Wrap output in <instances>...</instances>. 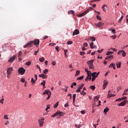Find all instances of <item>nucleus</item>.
Wrapping results in <instances>:
<instances>
[{"label": "nucleus", "instance_id": "10", "mask_svg": "<svg viewBox=\"0 0 128 128\" xmlns=\"http://www.w3.org/2000/svg\"><path fill=\"white\" fill-rule=\"evenodd\" d=\"M122 54V56H126V53L124 52V50H120L118 52V54Z\"/></svg>", "mask_w": 128, "mask_h": 128}, {"label": "nucleus", "instance_id": "53", "mask_svg": "<svg viewBox=\"0 0 128 128\" xmlns=\"http://www.w3.org/2000/svg\"><path fill=\"white\" fill-rule=\"evenodd\" d=\"M104 51V49H102L101 50H98V52L99 54H100V52H102Z\"/></svg>", "mask_w": 128, "mask_h": 128}, {"label": "nucleus", "instance_id": "6", "mask_svg": "<svg viewBox=\"0 0 128 128\" xmlns=\"http://www.w3.org/2000/svg\"><path fill=\"white\" fill-rule=\"evenodd\" d=\"M38 122L39 123L40 126H43L44 124V117L41 118L40 119L38 120Z\"/></svg>", "mask_w": 128, "mask_h": 128}, {"label": "nucleus", "instance_id": "22", "mask_svg": "<svg viewBox=\"0 0 128 128\" xmlns=\"http://www.w3.org/2000/svg\"><path fill=\"white\" fill-rule=\"evenodd\" d=\"M100 98V96H96L94 100V102H98V99Z\"/></svg>", "mask_w": 128, "mask_h": 128}, {"label": "nucleus", "instance_id": "16", "mask_svg": "<svg viewBox=\"0 0 128 128\" xmlns=\"http://www.w3.org/2000/svg\"><path fill=\"white\" fill-rule=\"evenodd\" d=\"M14 60H16V56H14L13 57H12L9 60L8 62H13L14 61Z\"/></svg>", "mask_w": 128, "mask_h": 128}, {"label": "nucleus", "instance_id": "32", "mask_svg": "<svg viewBox=\"0 0 128 128\" xmlns=\"http://www.w3.org/2000/svg\"><path fill=\"white\" fill-rule=\"evenodd\" d=\"M116 96L115 94H108V98H112V96Z\"/></svg>", "mask_w": 128, "mask_h": 128}, {"label": "nucleus", "instance_id": "4", "mask_svg": "<svg viewBox=\"0 0 128 128\" xmlns=\"http://www.w3.org/2000/svg\"><path fill=\"white\" fill-rule=\"evenodd\" d=\"M90 8L87 9L83 13L78 14V18H82V16H84L86 15V14H88V12H90Z\"/></svg>", "mask_w": 128, "mask_h": 128}, {"label": "nucleus", "instance_id": "9", "mask_svg": "<svg viewBox=\"0 0 128 128\" xmlns=\"http://www.w3.org/2000/svg\"><path fill=\"white\" fill-rule=\"evenodd\" d=\"M14 70L12 67H10L7 69V74H12V72Z\"/></svg>", "mask_w": 128, "mask_h": 128}, {"label": "nucleus", "instance_id": "43", "mask_svg": "<svg viewBox=\"0 0 128 128\" xmlns=\"http://www.w3.org/2000/svg\"><path fill=\"white\" fill-rule=\"evenodd\" d=\"M96 18H97V20H102V18H100V16H97Z\"/></svg>", "mask_w": 128, "mask_h": 128}, {"label": "nucleus", "instance_id": "56", "mask_svg": "<svg viewBox=\"0 0 128 128\" xmlns=\"http://www.w3.org/2000/svg\"><path fill=\"white\" fill-rule=\"evenodd\" d=\"M128 98L126 96H124L122 98V100H126Z\"/></svg>", "mask_w": 128, "mask_h": 128}, {"label": "nucleus", "instance_id": "57", "mask_svg": "<svg viewBox=\"0 0 128 128\" xmlns=\"http://www.w3.org/2000/svg\"><path fill=\"white\" fill-rule=\"evenodd\" d=\"M96 78H94V76L92 77V82L94 81V80H96Z\"/></svg>", "mask_w": 128, "mask_h": 128}, {"label": "nucleus", "instance_id": "46", "mask_svg": "<svg viewBox=\"0 0 128 128\" xmlns=\"http://www.w3.org/2000/svg\"><path fill=\"white\" fill-rule=\"evenodd\" d=\"M50 106L47 105L46 108L45 110L48 111V110H50Z\"/></svg>", "mask_w": 128, "mask_h": 128}, {"label": "nucleus", "instance_id": "55", "mask_svg": "<svg viewBox=\"0 0 128 128\" xmlns=\"http://www.w3.org/2000/svg\"><path fill=\"white\" fill-rule=\"evenodd\" d=\"M52 66H56V62L53 61L52 62Z\"/></svg>", "mask_w": 128, "mask_h": 128}, {"label": "nucleus", "instance_id": "47", "mask_svg": "<svg viewBox=\"0 0 128 128\" xmlns=\"http://www.w3.org/2000/svg\"><path fill=\"white\" fill-rule=\"evenodd\" d=\"M20 82H26V80L24 78H21Z\"/></svg>", "mask_w": 128, "mask_h": 128}, {"label": "nucleus", "instance_id": "60", "mask_svg": "<svg viewBox=\"0 0 128 128\" xmlns=\"http://www.w3.org/2000/svg\"><path fill=\"white\" fill-rule=\"evenodd\" d=\"M120 100H122V99L120 98H119L116 100V102H120Z\"/></svg>", "mask_w": 128, "mask_h": 128}, {"label": "nucleus", "instance_id": "11", "mask_svg": "<svg viewBox=\"0 0 128 128\" xmlns=\"http://www.w3.org/2000/svg\"><path fill=\"white\" fill-rule=\"evenodd\" d=\"M108 82L106 80H104V84L102 86L104 90H106V86H108Z\"/></svg>", "mask_w": 128, "mask_h": 128}, {"label": "nucleus", "instance_id": "37", "mask_svg": "<svg viewBox=\"0 0 128 128\" xmlns=\"http://www.w3.org/2000/svg\"><path fill=\"white\" fill-rule=\"evenodd\" d=\"M58 106V102H57L54 105V108H56Z\"/></svg>", "mask_w": 128, "mask_h": 128}, {"label": "nucleus", "instance_id": "21", "mask_svg": "<svg viewBox=\"0 0 128 128\" xmlns=\"http://www.w3.org/2000/svg\"><path fill=\"white\" fill-rule=\"evenodd\" d=\"M108 58H111V60H112V58H114V56L112 55L107 56L106 58V60H108Z\"/></svg>", "mask_w": 128, "mask_h": 128}, {"label": "nucleus", "instance_id": "5", "mask_svg": "<svg viewBox=\"0 0 128 128\" xmlns=\"http://www.w3.org/2000/svg\"><path fill=\"white\" fill-rule=\"evenodd\" d=\"M62 114H64V112H62L60 110H58L54 114L52 115V118H54L55 116H62Z\"/></svg>", "mask_w": 128, "mask_h": 128}, {"label": "nucleus", "instance_id": "36", "mask_svg": "<svg viewBox=\"0 0 128 128\" xmlns=\"http://www.w3.org/2000/svg\"><path fill=\"white\" fill-rule=\"evenodd\" d=\"M124 18V16H122L121 18L120 19H119L118 20V22H122V19Z\"/></svg>", "mask_w": 128, "mask_h": 128}, {"label": "nucleus", "instance_id": "45", "mask_svg": "<svg viewBox=\"0 0 128 128\" xmlns=\"http://www.w3.org/2000/svg\"><path fill=\"white\" fill-rule=\"evenodd\" d=\"M124 92L126 94H128V89H126L124 90Z\"/></svg>", "mask_w": 128, "mask_h": 128}, {"label": "nucleus", "instance_id": "19", "mask_svg": "<svg viewBox=\"0 0 128 128\" xmlns=\"http://www.w3.org/2000/svg\"><path fill=\"white\" fill-rule=\"evenodd\" d=\"M88 80H92V75H88L86 78L85 79V80L86 81Z\"/></svg>", "mask_w": 128, "mask_h": 128}, {"label": "nucleus", "instance_id": "50", "mask_svg": "<svg viewBox=\"0 0 128 128\" xmlns=\"http://www.w3.org/2000/svg\"><path fill=\"white\" fill-rule=\"evenodd\" d=\"M84 54H86V52H80V56H84Z\"/></svg>", "mask_w": 128, "mask_h": 128}, {"label": "nucleus", "instance_id": "28", "mask_svg": "<svg viewBox=\"0 0 128 128\" xmlns=\"http://www.w3.org/2000/svg\"><path fill=\"white\" fill-rule=\"evenodd\" d=\"M108 110H110V108H106L104 110V114H106V113L108 112Z\"/></svg>", "mask_w": 128, "mask_h": 128}, {"label": "nucleus", "instance_id": "59", "mask_svg": "<svg viewBox=\"0 0 128 128\" xmlns=\"http://www.w3.org/2000/svg\"><path fill=\"white\" fill-rule=\"evenodd\" d=\"M84 46H88V43L87 42H85V43H84Z\"/></svg>", "mask_w": 128, "mask_h": 128}, {"label": "nucleus", "instance_id": "30", "mask_svg": "<svg viewBox=\"0 0 128 128\" xmlns=\"http://www.w3.org/2000/svg\"><path fill=\"white\" fill-rule=\"evenodd\" d=\"M39 60L40 62H44V57H42L41 58H39Z\"/></svg>", "mask_w": 128, "mask_h": 128}, {"label": "nucleus", "instance_id": "62", "mask_svg": "<svg viewBox=\"0 0 128 128\" xmlns=\"http://www.w3.org/2000/svg\"><path fill=\"white\" fill-rule=\"evenodd\" d=\"M111 50H114V52H116V48H111Z\"/></svg>", "mask_w": 128, "mask_h": 128}, {"label": "nucleus", "instance_id": "54", "mask_svg": "<svg viewBox=\"0 0 128 128\" xmlns=\"http://www.w3.org/2000/svg\"><path fill=\"white\" fill-rule=\"evenodd\" d=\"M9 124H10V122H8V121H6V122H5L6 126H8Z\"/></svg>", "mask_w": 128, "mask_h": 128}, {"label": "nucleus", "instance_id": "20", "mask_svg": "<svg viewBox=\"0 0 128 128\" xmlns=\"http://www.w3.org/2000/svg\"><path fill=\"white\" fill-rule=\"evenodd\" d=\"M94 76L96 78H98V75H96V72H94L92 74V77L94 78Z\"/></svg>", "mask_w": 128, "mask_h": 128}, {"label": "nucleus", "instance_id": "15", "mask_svg": "<svg viewBox=\"0 0 128 128\" xmlns=\"http://www.w3.org/2000/svg\"><path fill=\"white\" fill-rule=\"evenodd\" d=\"M40 78H48V76L44 74H41L39 75Z\"/></svg>", "mask_w": 128, "mask_h": 128}, {"label": "nucleus", "instance_id": "64", "mask_svg": "<svg viewBox=\"0 0 128 128\" xmlns=\"http://www.w3.org/2000/svg\"><path fill=\"white\" fill-rule=\"evenodd\" d=\"M58 48H58V46H57L56 47V50H57L58 52H59Z\"/></svg>", "mask_w": 128, "mask_h": 128}, {"label": "nucleus", "instance_id": "17", "mask_svg": "<svg viewBox=\"0 0 128 128\" xmlns=\"http://www.w3.org/2000/svg\"><path fill=\"white\" fill-rule=\"evenodd\" d=\"M102 8L104 12H106V8H108V6H106V5L104 4L102 6Z\"/></svg>", "mask_w": 128, "mask_h": 128}, {"label": "nucleus", "instance_id": "18", "mask_svg": "<svg viewBox=\"0 0 128 128\" xmlns=\"http://www.w3.org/2000/svg\"><path fill=\"white\" fill-rule=\"evenodd\" d=\"M109 68H113L114 70H116V64H111L110 66H109Z\"/></svg>", "mask_w": 128, "mask_h": 128}, {"label": "nucleus", "instance_id": "35", "mask_svg": "<svg viewBox=\"0 0 128 128\" xmlns=\"http://www.w3.org/2000/svg\"><path fill=\"white\" fill-rule=\"evenodd\" d=\"M68 14H74V11L70 10L68 12Z\"/></svg>", "mask_w": 128, "mask_h": 128}, {"label": "nucleus", "instance_id": "25", "mask_svg": "<svg viewBox=\"0 0 128 128\" xmlns=\"http://www.w3.org/2000/svg\"><path fill=\"white\" fill-rule=\"evenodd\" d=\"M80 74V71L79 70H76V74H75V76H78Z\"/></svg>", "mask_w": 128, "mask_h": 128}, {"label": "nucleus", "instance_id": "14", "mask_svg": "<svg viewBox=\"0 0 128 128\" xmlns=\"http://www.w3.org/2000/svg\"><path fill=\"white\" fill-rule=\"evenodd\" d=\"M94 42H92V43L90 44V48H96V46L94 45Z\"/></svg>", "mask_w": 128, "mask_h": 128}, {"label": "nucleus", "instance_id": "23", "mask_svg": "<svg viewBox=\"0 0 128 128\" xmlns=\"http://www.w3.org/2000/svg\"><path fill=\"white\" fill-rule=\"evenodd\" d=\"M42 86H44V88H46V80H43V82L40 84Z\"/></svg>", "mask_w": 128, "mask_h": 128}, {"label": "nucleus", "instance_id": "44", "mask_svg": "<svg viewBox=\"0 0 128 128\" xmlns=\"http://www.w3.org/2000/svg\"><path fill=\"white\" fill-rule=\"evenodd\" d=\"M67 44H72V40L68 41V42Z\"/></svg>", "mask_w": 128, "mask_h": 128}, {"label": "nucleus", "instance_id": "1", "mask_svg": "<svg viewBox=\"0 0 128 128\" xmlns=\"http://www.w3.org/2000/svg\"><path fill=\"white\" fill-rule=\"evenodd\" d=\"M32 44L34 46H38L40 44V40L35 39L34 40L30 41L28 42L26 45L24 46V48H28V46H32Z\"/></svg>", "mask_w": 128, "mask_h": 128}, {"label": "nucleus", "instance_id": "38", "mask_svg": "<svg viewBox=\"0 0 128 128\" xmlns=\"http://www.w3.org/2000/svg\"><path fill=\"white\" fill-rule=\"evenodd\" d=\"M4 96H2V100H0V104H4Z\"/></svg>", "mask_w": 128, "mask_h": 128}, {"label": "nucleus", "instance_id": "41", "mask_svg": "<svg viewBox=\"0 0 128 128\" xmlns=\"http://www.w3.org/2000/svg\"><path fill=\"white\" fill-rule=\"evenodd\" d=\"M32 64V62L28 61V62L26 64V66H30V64Z\"/></svg>", "mask_w": 128, "mask_h": 128}, {"label": "nucleus", "instance_id": "40", "mask_svg": "<svg viewBox=\"0 0 128 128\" xmlns=\"http://www.w3.org/2000/svg\"><path fill=\"white\" fill-rule=\"evenodd\" d=\"M75 126L77 128H80V126H82V125L81 124H75Z\"/></svg>", "mask_w": 128, "mask_h": 128}, {"label": "nucleus", "instance_id": "7", "mask_svg": "<svg viewBox=\"0 0 128 128\" xmlns=\"http://www.w3.org/2000/svg\"><path fill=\"white\" fill-rule=\"evenodd\" d=\"M18 72L21 75L24 74V72H26V69L24 68H20L18 70Z\"/></svg>", "mask_w": 128, "mask_h": 128}, {"label": "nucleus", "instance_id": "29", "mask_svg": "<svg viewBox=\"0 0 128 128\" xmlns=\"http://www.w3.org/2000/svg\"><path fill=\"white\" fill-rule=\"evenodd\" d=\"M90 88H91L92 90H96V86H90Z\"/></svg>", "mask_w": 128, "mask_h": 128}, {"label": "nucleus", "instance_id": "42", "mask_svg": "<svg viewBox=\"0 0 128 128\" xmlns=\"http://www.w3.org/2000/svg\"><path fill=\"white\" fill-rule=\"evenodd\" d=\"M110 38H112V40H116V35L110 36Z\"/></svg>", "mask_w": 128, "mask_h": 128}, {"label": "nucleus", "instance_id": "12", "mask_svg": "<svg viewBox=\"0 0 128 128\" xmlns=\"http://www.w3.org/2000/svg\"><path fill=\"white\" fill-rule=\"evenodd\" d=\"M80 34V31L76 29L74 30V31L73 32L72 36H76Z\"/></svg>", "mask_w": 128, "mask_h": 128}, {"label": "nucleus", "instance_id": "13", "mask_svg": "<svg viewBox=\"0 0 128 128\" xmlns=\"http://www.w3.org/2000/svg\"><path fill=\"white\" fill-rule=\"evenodd\" d=\"M95 26H98V28H102V26H104V23L99 22L98 24H96Z\"/></svg>", "mask_w": 128, "mask_h": 128}, {"label": "nucleus", "instance_id": "61", "mask_svg": "<svg viewBox=\"0 0 128 128\" xmlns=\"http://www.w3.org/2000/svg\"><path fill=\"white\" fill-rule=\"evenodd\" d=\"M82 86H81V85H80L78 88L80 90L82 89Z\"/></svg>", "mask_w": 128, "mask_h": 128}, {"label": "nucleus", "instance_id": "31", "mask_svg": "<svg viewBox=\"0 0 128 128\" xmlns=\"http://www.w3.org/2000/svg\"><path fill=\"white\" fill-rule=\"evenodd\" d=\"M120 64H121V63L120 62L116 64V66L118 68H120Z\"/></svg>", "mask_w": 128, "mask_h": 128}, {"label": "nucleus", "instance_id": "58", "mask_svg": "<svg viewBox=\"0 0 128 128\" xmlns=\"http://www.w3.org/2000/svg\"><path fill=\"white\" fill-rule=\"evenodd\" d=\"M81 114H86V111L84 110H82L80 112Z\"/></svg>", "mask_w": 128, "mask_h": 128}, {"label": "nucleus", "instance_id": "52", "mask_svg": "<svg viewBox=\"0 0 128 128\" xmlns=\"http://www.w3.org/2000/svg\"><path fill=\"white\" fill-rule=\"evenodd\" d=\"M112 34H116V30H112Z\"/></svg>", "mask_w": 128, "mask_h": 128}, {"label": "nucleus", "instance_id": "24", "mask_svg": "<svg viewBox=\"0 0 128 128\" xmlns=\"http://www.w3.org/2000/svg\"><path fill=\"white\" fill-rule=\"evenodd\" d=\"M48 69H45L43 71V73L44 74H48Z\"/></svg>", "mask_w": 128, "mask_h": 128}, {"label": "nucleus", "instance_id": "2", "mask_svg": "<svg viewBox=\"0 0 128 128\" xmlns=\"http://www.w3.org/2000/svg\"><path fill=\"white\" fill-rule=\"evenodd\" d=\"M94 60H92L90 61H88L87 62L89 68L91 70H94Z\"/></svg>", "mask_w": 128, "mask_h": 128}, {"label": "nucleus", "instance_id": "49", "mask_svg": "<svg viewBox=\"0 0 128 128\" xmlns=\"http://www.w3.org/2000/svg\"><path fill=\"white\" fill-rule=\"evenodd\" d=\"M39 51H40V50L38 49V50L37 51H35L34 52L35 56H37L38 55V52Z\"/></svg>", "mask_w": 128, "mask_h": 128}, {"label": "nucleus", "instance_id": "48", "mask_svg": "<svg viewBox=\"0 0 128 128\" xmlns=\"http://www.w3.org/2000/svg\"><path fill=\"white\" fill-rule=\"evenodd\" d=\"M4 120H8V115H4Z\"/></svg>", "mask_w": 128, "mask_h": 128}, {"label": "nucleus", "instance_id": "34", "mask_svg": "<svg viewBox=\"0 0 128 128\" xmlns=\"http://www.w3.org/2000/svg\"><path fill=\"white\" fill-rule=\"evenodd\" d=\"M84 76H80V77H79V78H77V80H83L84 79Z\"/></svg>", "mask_w": 128, "mask_h": 128}, {"label": "nucleus", "instance_id": "27", "mask_svg": "<svg viewBox=\"0 0 128 128\" xmlns=\"http://www.w3.org/2000/svg\"><path fill=\"white\" fill-rule=\"evenodd\" d=\"M36 80H34L32 78L31 82H32V84H36Z\"/></svg>", "mask_w": 128, "mask_h": 128}, {"label": "nucleus", "instance_id": "51", "mask_svg": "<svg viewBox=\"0 0 128 128\" xmlns=\"http://www.w3.org/2000/svg\"><path fill=\"white\" fill-rule=\"evenodd\" d=\"M87 74H88V75L92 76V72H90V71H88L87 72Z\"/></svg>", "mask_w": 128, "mask_h": 128}, {"label": "nucleus", "instance_id": "26", "mask_svg": "<svg viewBox=\"0 0 128 128\" xmlns=\"http://www.w3.org/2000/svg\"><path fill=\"white\" fill-rule=\"evenodd\" d=\"M90 40L92 42H94V40H96V38L92 37V36H90Z\"/></svg>", "mask_w": 128, "mask_h": 128}, {"label": "nucleus", "instance_id": "39", "mask_svg": "<svg viewBox=\"0 0 128 128\" xmlns=\"http://www.w3.org/2000/svg\"><path fill=\"white\" fill-rule=\"evenodd\" d=\"M22 51H19L18 54V58H20V56H22Z\"/></svg>", "mask_w": 128, "mask_h": 128}, {"label": "nucleus", "instance_id": "33", "mask_svg": "<svg viewBox=\"0 0 128 128\" xmlns=\"http://www.w3.org/2000/svg\"><path fill=\"white\" fill-rule=\"evenodd\" d=\"M76 94H73V102H76Z\"/></svg>", "mask_w": 128, "mask_h": 128}, {"label": "nucleus", "instance_id": "63", "mask_svg": "<svg viewBox=\"0 0 128 128\" xmlns=\"http://www.w3.org/2000/svg\"><path fill=\"white\" fill-rule=\"evenodd\" d=\"M65 108H68V104L66 103L64 105Z\"/></svg>", "mask_w": 128, "mask_h": 128}, {"label": "nucleus", "instance_id": "8", "mask_svg": "<svg viewBox=\"0 0 128 128\" xmlns=\"http://www.w3.org/2000/svg\"><path fill=\"white\" fill-rule=\"evenodd\" d=\"M128 102V100H124V101H122L121 103L118 104L119 106H126V104Z\"/></svg>", "mask_w": 128, "mask_h": 128}, {"label": "nucleus", "instance_id": "3", "mask_svg": "<svg viewBox=\"0 0 128 128\" xmlns=\"http://www.w3.org/2000/svg\"><path fill=\"white\" fill-rule=\"evenodd\" d=\"M43 94H46L48 96V97L46 98V100H50V96H52V92L50 90H46L43 93Z\"/></svg>", "mask_w": 128, "mask_h": 128}]
</instances>
